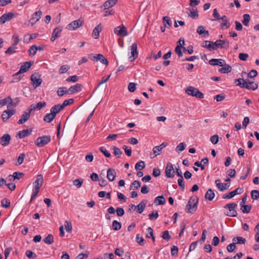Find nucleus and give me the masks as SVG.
Instances as JSON below:
<instances>
[{"label":"nucleus","mask_w":259,"mask_h":259,"mask_svg":"<svg viewBox=\"0 0 259 259\" xmlns=\"http://www.w3.org/2000/svg\"><path fill=\"white\" fill-rule=\"evenodd\" d=\"M252 199L256 200L259 198V191L256 190H253L251 191L250 193Z\"/></svg>","instance_id":"obj_52"},{"label":"nucleus","mask_w":259,"mask_h":259,"mask_svg":"<svg viewBox=\"0 0 259 259\" xmlns=\"http://www.w3.org/2000/svg\"><path fill=\"white\" fill-rule=\"evenodd\" d=\"M186 145L185 143H180L176 147V151L178 153H180L185 150Z\"/></svg>","instance_id":"obj_53"},{"label":"nucleus","mask_w":259,"mask_h":259,"mask_svg":"<svg viewBox=\"0 0 259 259\" xmlns=\"http://www.w3.org/2000/svg\"><path fill=\"white\" fill-rule=\"evenodd\" d=\"M192 18L196 19L198 17V13L197 9L193 11H190V14H188Z\"/></svg>","instance_id":"obj_59"},{"label":"nucleus","mask_w":259,"mask_h":259,"mask_svg":"<svg viewBox=\"0 0 259 259\" xmlns=\"http://www.w3.org/2000/svg\"><path fill=\"white\" fill-rule=\"evenodd\" d=\"M40 189H38L37 187H34L32 189V195L29 203H31L32 201L37 196L38 193L39 192Z\"/></svg>","instance_id":"obj_44"},{"label":"nucleus","mask_w":259,"mask_h":259,"mask_svg":"<svg viewBox=\"0 0 259 259\" xmlns=\"http://www.w3.org/2000/svg\"><path fill=\"white\" fill-rule=\"evenodd\" d=\"M197 32L199 35H202L203 37H205V36H208L209 35L208 31L205 29V28L203 26H199L197 28Z\"/></svg>","instance_id":"obj_28"},{"label":"nucleus","mask_w":259,"mask_h":259,"mask_svg":"<svg viewBox=\"0 0 259 259\" xmlns=\"http://www.w3.org/2000/svg\"><path fill=\"white\" fill-rule=\"evenodd\" d=\"M29 113L24 112L22 115L21 118L18 120V123L19 124H23L29 119Z\"/></svg>","instance_id":"obj_31"},{"label":"nucleus","mask_w":259,"mask_h":259,"mask_svg":"<svg viewBox=\"0 0 259 259\" xmlns=\"http://www.w3.org/2000/svg\"><path fill=\"white\" fill-rule=\"evenodd\" d=\"M14 16V14L12 12L4 14L0 17V24H4L7 21L13 19Z\"/></svg>","instance_id":"obj_10"},{"label":"nucleus","mask_w":259,"mask_h":259,"mask_svg":"<svg viewBox=\"0 0 259 259\" xmlns=\"http://www.w3.org/2000/svg\"><path fill=\"white\" fill-rule=\"evenodd\" d=\"M11 204L10 201L7 199L4 198L1 200V205L4 208H8L10 207Z\"/></svg>","instance_id":"obj_48"},{"label":"nucleus","mask_w":259,"mask_h":259,"mask_svg":"<svg viewBox=\"0 0 259 259\" xmlns=\"http://www.w3.org/2000/svg\"><path fill=\"white\" fill-rule=\"evenodd\" d=\"M186 93L191 96L195 97L200 99L204 98V95L202 93L200 92L198 89L193 87H189L186 90Z\"/></svg>","instance_id":"obj_2"},{"label":"nucleus","mask_w":259,"mask_h":259,"mask_svg":"<svg viewBox=\"0 0 259 259\" xmlns=\"http://www.w3.org/2000/svg\"><path fill=\"white\" fill-rule=\"evenodd\" d=\"M215 50L218 48L227 49L229 47V41L227 39H218L214 42Z\"/></svg>","instance_id":"obj_5"},{"label":"nucleus","mask_w":259,"mask_h":259,"mask_svg":"<svg viewBox=\"0 0 259 259\" xmlns=\"http://www.w3.org/2000/svg\"><path fill=\"white\" fill-rule=\"evenodd\" d=\"M225 63V61L222 59H212L209 61V64L213 66H223Z\"/></svg>","instance_id":"obj_17"},{"label":"nucleus","mask_w":259,"mask_h":259,"mask_svg":"<svg viewBox=\"0 0 259 259\" xmlns=\"http://www.w3.org/2000/svg\"><path fill=\"white\" fill-rule=\"evenodd\" d=\"M243 19L242 20V23L245 26H248L249 25V22L250 20V15L248 14H245L243 16Z\"/></svg>","instance_id":"obj_42"},{"label":"nucleus","mask_w":259,"mask_h":259,"mask_svg":"<svg viewBox=\"0 0 259 259\" xmlns=\"http://www.w3.org/2000/svg\"><path fill=\"white\" fill-rule=\"evenodd\" d=\"M42 15V12L39 10L35 12L31 16L30 20H29L30 23L32 25L34 24L37 21H38Z\"/></svg>","instance_id":"obj_11"},{"label":"nucleus","mask_w":259,"mask_h":259,"mask_svg":"<svg viewBox=\"0 0 259 259\" xmlns=\"http://www.w3.org/2000/svg\"><path fill=\"white\" fill-rule=\"evenodd\" d=\"M51 141V137L50 136H43L37 138L35 141V144L39 147L45 146Z\"/></svg>","instance_id":"obj_4"},{"label":"nucleus","mask_w":259,"mask_h":259,"mask_svg":"<svg viewBox=\"0 0 259 259\" xmlns=\"http://www.w3.org/2000/svg\"><path fill=\"white\" fill-rule=\"evenodd\" d=\"M25 154L24 153H21L17 158V163L15 164L16 165H19L23 163L24 161Z\"/></svg>","instance_id":"obj_50"},{"label":"nucleus","mask_w":259,"mask_h":259,"mask_svg":"<svg viewBox=\"0 0 259 259\" xmlns=\"http://www.w3.org/2000/svg\"><path fill=\"white\" fill-rule=\"evenodd\" d=\"M26 255L30 259H35L37 256L36 254L31 250H27L26 251Z\"/></svg>","instance_id":"obj_61"},{"label":"nucleus","mask_w":259,"mask_h":259,"mask_svg":"<svg viewBox=\"0 0 259 259\" xmlns=\"http://www.w3.org/2000/svg\"><path fill=\"white\" fill-rule=\"evenodd\" d=\"M99 150L105 157L109 158L111 156L110 153L104 147H100Z\"/></svg>","instance_id":"obj_63"},{"label":"nucleus","mask_w":259,"mask_h":259,"mask_svg":"<svg viewBox=\"0 0 259 259\" xmlns=\"http://www.w3.org/2000/svg\"><path fill=\"white\" fill-rule=\"evenodd\" d=\"M237 204L235 203H231L226 204L225 206V208H228L229 210H235V208L237 207Z\"/></svg>","instance_id":"obj_60"},{"label":"nucleus","mask_w":259,"mask_h":259,"mask_svg":"<svg viewBox=\"0 0 259 259\" xmlns=\"http://www.w3.org/2000/svg\"><path fill=\"white\" fill-rule=\"evenodd\" d=\"M62 30V27L61 26H58L56 27L53 32L52 37L51 38V40L52 41H55L57 38H58L60 36V33Z\"/></svg>","instance_id":"obj_15"},{"label":"nucleus","mask_w":259,"mask_h":259,"mask_svg":"<svg viewBox=\"0 0 259 259\" xmlns=\"http://www.w3.org/2000/svg\"><path fill=\"white\" fill-rule=\"evenodd\" d=\"M83 182V180L81 179H75L73 181V184L75 186H76L78 188H80Z\"/></svg>","instance_id":"obj_57"},{"label":"nucleus","mask_w":259,"mask_h":259,"mask_svg":"<svg viewBox=\"0 0 259 259\" xmlns=\"http://www.w3.org/2000/svg\"><path fill=\"white\" fill-rule=\"evenodd\" d=\"M161 150L162 149L158 146L154 147L152 149L153 154L154 155L152 156V154H151V158H153L159 155L161 153Z\"/></svg>","instance_id":"obj_35"},{"label":"nucleus","mask_w":259,"mask_h":259,"mask_svg":"<svg viewBox=\"0 0 259 259\" xmlns=\"http://www.w3.org/2000/svg\"><path fill=\"white\" fill-rule=\"evenodd\" d=\"M202 46L207 49L209 51L215 50L214 42L208 40L203 41Z\"/></svg>","instance_id":"obj_20"},{"label":"nucleus","mask_w":259,"mask_h":259,"mask_svg":"<svg viewBox=\"0 0 259 259\" xmlns=\"http://www.w3.org/2000/svg\"><path fill=\"white\" fill-rule=\"evenodd\" d=\"M114 32L118 36H125L127 35V31L125 26L123 24L116 27L114 29Z\"/></svg>","instance_id":"obj_6"},{"label":"nucleus","mask_w":259,"mask_h":259,"mask_svg":"<svg viewBox=\"0 0 259 259\" xmlns=\"http://www.w3.org/2000/svg\"><path fill=\"white\" fill-rule=\"evenodd\" d=\"M81 90V85L76 83L75 85L70 87L68 89V94H73L80 92Z\"/></svg>","instance_id":"obj_18"},{"label":"nucleus","mask_w":259,"mask_h":259,"mask_svg":"<svg viewBox=\"0 0 259 259\" xmlns=\"http://www.w3.org/2000/svg\"><path fill=\"white\" fill-rule=\"evenodd\" d=\"M37 51V46L36 45L32 46L29 50V55L30 56V55L34 56L36 54Z\"/></svg>","instance_id":"obj_62"},{"label":"nucleus","mask_w":259,"mask_h":259,"mask_svg":"<svg viewBox=\"0 0 259 259\" xmlns=\"http://www.w3.org/2000/svg\"><path fill=\"white\" fill-rule=\"evenodd\" d=\"M62 109H63V108L62 105L61 104H57L51 108V112L56 116L57 114L60 112Z\"/></svg>","instance_id":"obj_32"},{"label":"nucleus","mask_w":259,"mask_h":259,"mask_svg":"<svg viewBox=\"0 0 259 259\" xmlns=\"http://www.w3.org/2000/svg\"><path fill=\"white\" fill-rule=\"evenodd\" d=\"M43 183V177L41 175H39L37 176L36 179L33 183L34 187H37L40 189Z\"/></svg>","instance_id":"obj_24"},{"label":"nucleus","mask_w":259,"mask_h":259,"mask_svg":"<svg viewBox=\"0 0 259 259\" xmlns=\"http://www.w3.org/2000/svg\"><path fill=\"white\" fill-rule=\"evenodd\" d=\"M97 57H98V61H100L101 63L105 65L106 66L108 65V63H109L108 61L102 54H98Z\"/></svg>","instance_id":"obj_40"},{"label":"nucleus","mask_w":259,"mask_h":259,"mask_svg":"<svg viewBox=\"0 0 259 259\" xmlns=\"http://www.w3.org/2000/svg\"><path fill=\"white\" fill-rule=\"evenodd\" d=\"M83 21L80 19L73 21L67 25L69 30H75L83 25Z\"/></svg>","instance_id":"obj_8"},{"label":"nucleus","mask_w":259,"mask_h":259,"mask_svg":"<svg viewBox=\"0 0 259 259\" xmlns=\"http://www.w3.org/2000/svg\"><path fill=\"white\" fill-rule=\"evenodd\" d=\"M258 87L257 84L253 83L252 81H249L248 83L245 82L243 84V88H245L253 91L256 90Z\"/></svg>","instance_id":"obj_25"},{"label":"nucleus","mask_w":259,"mask_h":259,"mask_svg":"<svg viewBox=\"0 0 259 259\" xmlns=\"http://www.w3.org/2000/svg\"><path fill=\"white\" fill-rule=\"evenodd\" d=\"M102 26L101 24H98L93 29V31L92 32V36L95 39L98 38V37L99 36V34L102 31Z\"/></svg>","instance_id":"obj_16"},{"label":"nucleus","mask_w":259,"mask_h":259,"mask_svg":"<svg viewBox=\"0 0 259 259\" xmlns=\"http://www.w3.org/2000/svg\"><path fill=\"white\" fill-rule=\"evenodd\" d=\"M175 171L173 165L170 162H168L165 168V175L166 178H172L175 176Z\"/></svg>","instance_id":"obj_7"},{"label":"nucleus","mask_w":259,"mask_h":259,"mask_svg":"<svg viewBox=\"0 0 259 259\" xmlns=\"http://www.w3.org/2000/svg\"><path fill=\"white\" fill-rule=\"evenodd\" d=\"M215 183L218 189L221 191H223L228 189L230 187V184L228 183H222L220 180H217Z\"/></svg>","instance_id":"obj_14"},{"label":"nucleus","mask_w":259,"mask_h":259,"mask_svg":"<svg viewBox=\"0 0 259 259\" xmlns=\"http://www.w3.org/2000/svg\"><path fill=\"white\" fill-rule=\"evenodd\" d=\"M113 149L114 151L113 153L114 155L116 156L117 158H119L121 154H122V152L121 151V150L119 148L115 146H113Z\"/></svg>","instance_id":"obj_49"},{"label":"nucleus","mask_w":259,"mask_h":259,"mask_svg":"<svg viewBox=\"0 0 259 259\" xmlns=\"http://www.w3.org/2000/svg\"><path fill=\"white\" fill-rule=\"evenodd\" d=\"M121 228V224L117 221H113L112 222V228L115 231H118L120 230Z\"/></svg>","instance_id":"obj_47"},{"label":"nucleus","mask_w":259,"mask_h":259,"mask_svg":"<svg viewBox=\"0 0 259 259\" xmlns=\"http://www.w3.org/2000/svg\"><path fill=\"white\" fill-rule=\"evenodd\" d=\"M30 80L34 89L39 87L42 81L40 75L37 72H35L31 75Z\"/></svg>","instance_id":"obj_3"},{"label":"nucleus","mask_w":259,"mask_h":259,"mask_svg":"<svg viewBox=\"0 0 259 259\" xmlns=\"http://www.w3.org/2000/svg\"><path fill=\"white\" fill-rule=\"evenodd\" d=\"M223 22L221 24V28L222 29H227L230 27V23L226 16L224 15L221 19Z\"/></svg>","instance_id":"obj_22"},{"label":"nucleus","mask_w":259,"mask_h":259,"mask_svg":"<svg viewBox=\"0 0 259 259\" xmlns=\"http://www.w3.org/2000/svg\"><path fill=\"white\" fill-rule=\"evenodd\" d=\"M118 0H108L103 4L104 10L108 9L116 4Z\"/></svg>","instance_id":"obj_26"},{"label":"nucleus","mask_w":259,"mask_h":259,"mask_svg":"<svg viewBox=\"0 0 259 259\" xmlns=\"http://www.w3.org/2000/svg\"><path fill=\"white\" fill-rule=\"evenodd\" d=\"M131 56L129 57V60L130 61L133 62L138 56V52L137 51V45L136 43H134L131 46Z\"/></svg>","instance_id":"obj_9"},{"label":"nucleus","mask_w":259,"mask_h":259,"mask_svg":"<svg viewBox=\"0 0 259 259\" xmlns=\"http://www.w3.org/2000/svg\"><path fill=\"white\" fill-rule=\"evenodd\" d=\"M166 200L163 195L158 196L155 198L154 203L156 205H163L165 204Z\"/></svg>","instance_id":"obj_33"},{"label":"nucleus","mask_w":259,"mask_h":259,"mask_svg":"<svg viewBox=\"0 0 259 259\" xmlns=\"http://www.w3.org/2000/svg\"><path fill=\"white\" fill-rule=\"evenodd\" d=\"M32 62H26L22 65L19 70V73H24L26 72L32 65Z\"/></svg>","instance_id":"obj_23"},{"label":"nucleus","mask_w":259,"mask_h":259,"mask_svg":"<svg viewBox=\"0 0 259 259\" xmlns=\"http://www.w3.org/2000/svg\"><path fill=\"white\" fill-rule=\"evenodd\" d=\"M17 49V47L12 46L10 47L7 50V51H6L5 53L6 54H9V55L13 54L16 52V50Z\"/></svg>","instance_id":"obj_55"},{"label":"nucleus","mask_w":259,"mask_h":259,"mask_svg":"<svg viewBox=\"0 0 259 259\" xmlns=\"http://www.w3.org/2000/svg\"><path fill=\"white\" fill-rule=\"evenodd\" d=\"M56 116L52 112L47 113L44 117V120L47 122L50 123L55 118Z\"/></svg>","instance_id":"obj_34"},{"label":"nucleus","mask_w":259,"mask_h":259,"mask_svg":"<svg viewBox=\"0 0 259 259\" xmlns=\"http://www.w3.org/2000/svg\"><path fill=\"white\" fill-rule=\"evenodd\" d=\"M236 248V242H234L233 241V243L229 244L227 246V250L228 252H233L235 250Z\"/></svg>","instance_id":"obj_54"},{"label":"nucleus","mask_w":259,"mask_h":259,"mask_svg":"<svg viewBox=\"0 0 259 259\" xmlns=\"http://www.w3.org/2000/svg\"><path fill=\"white\" fill-rule=\"evenodd\" d=\"M78 79H79L78 76H77L76 75H74L68 77V78H66V80L67 82H75L77 81L78 80Z\"/></svg>","instance_id":"obj_58"},{"label":"nucleus","mask_w":259,"mask_h":259,"mask_svg":"<svg viewBox=\"0 0 259 259\" xmlns=\"http://www.w3.org/2000/svg\"><path fill=\"white\" fill-rule=\"evenodd\" d=\"M128 90L130 92H134L136 90V83L130 82L128 85Z\"/></svg>","instance_id":"obj_64"},{"label":"nucleus","mask_w":259,"mask_h":259,"mask_svg":"<svg viewBox=\"0 0 259 259\" xmlns=\"http://www.w3.org/2000/svg\"><path fill=\"white\" fill-rule=\"evenodd\" d=\"M251 209V205H243L241 207V210L243 213H248Z\"/></svg>","instance_id":"obj_46"},{"label":"nucleus","mask_w":259,"mask_h":259,"mask_svg":"<svg viewBox=\"0 0 259 259\" xmlns=\"http://www.w3.org/2000/svg\"><path fill=\"white\" fill-rule=\"evenodd\" d=\"M145 167V164L144 161L141 160L136 164L135 168L137 170H141L144 169Z\"/></svg>","instance_id":"obj_45"},{"label":"nucleus","mask_w":259,"mask_h":259,"mask_svg":"<svg viewBox=\"0 0 259 259\" xmlns=\"http://www.w3.org/2000/svg\"><path fill=\"white\" fill-rule=\"evenodd\" d=\"M232 240L236 244H244L246 242V240L242 237H235Z\"/></svg>","instance_id":"obj_37"},{"label":"nucleus","mask_w":259,"mask_h":259,"mask_svg":"<svg viewBox=\"0 0 259 259\" xmlns=\"http://www.w3.org/2000/svg\"><path fill=\"white\" fill-rule=\"evenodd\" d=\"M57 93L59 97H62L64 95L68 94V90H67L65 87H60L58 88Z\"/></svg>","instance_id":"obj_38"},{"label":"nucleus","mask_w":259,"mask_h":259,"mask_svg":"<svg viewBox=\"0 0 259 259\" xmlns=\"http://www.w3.org/2000/svg\"><path fill=\"white\" fill-rule=\"evenodd\" d=\"M31 131H29L28 130H23L19 131L18 135L19 138L20 139L23 138L26 136H28L31 134Z\"/></svg>","instance_id":"obj_36"},{"label":"nucleus","mask_w":259,"mask_h":259,"mask_svg":"<svg viewBox=\"0 0 259 259\" xmlns=\"http://www.w3.org/2000/svg\"><path fill=\"white\" fill-rule=\"evenodd\" d=\"M11 136L8 134H4L0 138V144L3 146H7L10 143Z\"/></svg>","instance_id":"obj_13"},{"label":"nucleus","mask_w":259,"mask_h":259,"mask_svg":"<svg viewBox=\"0 0 259 259\" xmlns=\"http://www.w3.org/2000/svg\"><path fill=\"white\" fill-rule=\"evenodd\" d=\"M222 67H223L219 70V72L222 73H228L232 71V67L229 64H226L225 63L224 66Z\"/></svg>","instance_id":"obj_30"},{"label":"nucleus","mask_w":259,"mask_h":259,"mask_svg":"<svg viewBox=\"0 0 259 259\" xmlns=\"http://www.w3.org/2000/svg\"><path fill=\"white\" fill-rule=\"evenodd\" d=\"M198 199L196 196H192L188 201L186 206L187 212L193 213L197 209Z\"/></svg>","instance_id":"obj_1"},{"label":"nucleus","mask_w":259,"mask_h":259,"mask_svg":"<svg viewBox=\"0 0 259 259\" xmlns=\"http://www.w3.org/2000/svg\"><path fill=\"white\" fill-rule=\"evenodd\" d=\"M136 239L137 242L141 246H143L146 242L145 240L142 237H140L139 234L136 235Z\"/></svg>","instance_id":"obj_51"},{"label":"nucleus","mask_w":259,"mask_h":259,"mask_svg":"<svg viewBox=\"0 0 259 259\" xmlns=\"http://www.w3.org/2000/svg\"><path fill=\"white\" fill-rule=\"evenodd\" d=\"M44 241L47 244H51L54 242V237L52 234L48 235L44 239Z\"/></svg>","instance_id":"obj_43"},{"label":"nucleus","mask_w":259,"mask_h":259,"mask_svg":"<svg viewBox=\"0 0 259 259\" xmlns=\"http://www.w3.org/2000/svg\"><path fill=\"white\" fill-rule=\"evenodd\" d=\"M215 196V193L211 189H209L205 194V198L206 200L211 201Z\"/></svg>","instance_id":"obj_27"},{"label":"nucleus","mask_w":259,"mask_h":259,"mask_svg":"<svg viewBox=\"0 0 259 259\" xmlns=\"http://www.w3.org/2000/svg\"><path fill=\"white\" fill-rule=\"evenodd\" d=\"M147 203V200H143L136 206L138 208L137 212L139 213H141L144 211Z\"/></svg>","instance_id":"obj_29"},{"label":"nucleus","mask_w":259,"mask_h":259,"mask_svg":"<svg viewBox=\"0 0 259 259\" xmlns=\"http://www.w3.org/2000/svg\"><path fill=\"white\" fill-rule=\"evenodd\" d=\"M141 184L139 181L135 180L132 183L130 190H137L141 187Z\"/></svg>","instance_id":"obj_41"},{"label":"nucleus","mask_w":259,"mask_h":259,"mask_svg":"<svg viewBox=\"0 0 259 259\" xmlns=\"http://www.w3.org/2000/svg\"><path fill=\"white\" fill-rule=\"evenodd\" d=\"M70 69V66L67 65H64L61 66L59 72L60 74L66 73Z\"/></svg>","instance_id":"obj_56"},{"label":"nucleus","mask_w":259,"mask_h":259,"mask_svg":"<svg viewBox=\"0 0 259 259\" xmlns=\"http://www.w3.org/2000/svg\"><path fill=\"white\" fill-rule=\"evenodd\" d=\"M24 176V174L23 172L16 171L13 173L12 175H10L9 176V178L12 177L13 178V180H20Z\"/></svg>","instance_id":"obj_39"},{"label":"nucleus","mask_w":259,"mask_h":259,"mask_svg":"<svg viewBox=\"0 0 259 259\" xmlns=\"http://www.w3.org/2000/svg\"><path fill=\"white\" fill-rule=\"evenodd\" d=\"M181 41H182V44H180V45H177L175 50V52L178 54L179 57H181L183 56V53L181 51V48L183 47V46L185 45V41L184 38H181L178 42L181 43Z\"/></svg>","instance_id":"obj_19"},{"label":"nucleus","mask_w":259,"mask_h":259,"mask_svg":"<svg viewBox=\"0 0 259 259\" xmlns=\"http://www.w3.org/2000/svg\"><path fill=\"white\" fill-rule=\"evenodd\" d=\"M15 113V110H10L8 109L4 111L2 114V118L4 121H7L9 118H10Z\"/></svg>","instance_id":"obj_12"},{"label":"nucleus","mask_w":259,"mask_h":259,"mask_svg":"<svg viewBox=\"0 0 259 259\" xmlns=\"http://www.w3.org/2000/svg\"><path fill=\"white\" fill-rule=\"evenodd\" d=\"M116 173L115 169L109 168L107 172V178L109 181L112 182L114 180Z\"/></svg>","instance_id":"obj_21"}]
</instances>
